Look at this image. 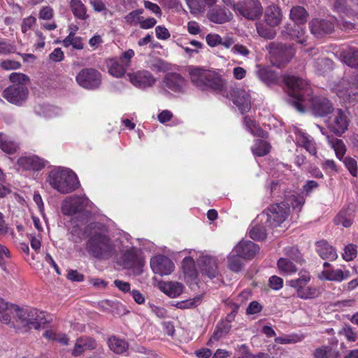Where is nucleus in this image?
I'll return each instance as SVG.
<instances>
[{"mask_svg":"<svg viewBox=\"0 0 358 358\" xmlns=\"http://www.w3.org/2000/svg\"><path fill=\"white\" fill-rule=\"evenodd\" d=\"M48 162L37 155L23 156L18 159L17 165L23 170L39 171L47 164Z\"/></svg>","mask_w":358,"mask_h":358,"instance_id":"18","label":"nucleus"},{"mask_svg":"<svg viewBox=\"0 0 358 358\" xmlns=\"http://www.w3.org/2000/svg\"><path fill=\"white\" fill-rule=\"evenodd\" d=\"M304 202V197L300 194L287 196L285 201L271 205L266 212L258 215V220H260V222L266 220L271 227H278L287 217L289 210L288 206L291 205L294 210L300 211Z\"/></svg>","mask_w":358,"mask_h":358,"instance_id":"3","label":"nucleus"},{"mask_svg":"<svg viewBox=\"0 0 358 358\" xmlns=\"http://www.w3.org/2000/svg\"><path fill=\"white\" fill-rule=\"evenodd\" d=\"M243 259L238 256L236 252H234V250L228 256V266L230 270L234 272H238L243 267Z\"/></svg>","mask_w":358,"mask_h":358,"instance_id":"46","label":"nucleus"},{"mask_svg":"<svg viewBox=\"0 0 358 358\" xmlns=\"http://www.w3.org/2000/svg\"><path fill=\"white\" fill-rule=\"evenodd\" d=\"M62 45L66 48L72 46L76 50H82L83 48V39L80 36H66L62 41Z\"/></svg>","mask_w":358,"mask_h":358,"instance_id":"51","label":"nucleus"},{"mask_svg":"<svg viewBox=\"0 0 358 358\" xmlns=\"http://www.w3.org/2000/svg\"><path fill=\"white\" fill-rule=\"evenodd\" d=\"M150 266L155 273L160 275L171 274L175 268L173 262L164 255L152 257L150 260Z\"/></svg>","mask_w":358,"mask_h":358,"instance_id":"17","label":"nucleus"},{"mask_svg":"<svg viewBox=\"0 0 358 358\" xmlns=\"http://www.w3.org/2000/svg\"><path fill=\"white\" fill-rule=\"evenodd\" d=\"M54 11L50 6L43 7L38 14V17L41 20H49L53 17Z\"/></svg>","mask_w":358,"mask_h":358,"instance_id":"61","label":"nucleus"},{"mask_svg":"<svg viewBox=\"0 0 358 358\" xmlns=\"http://www.w3.org/2000/svg\"><path fill=\"white\" fill-rule=\"evenodd\" d=\"M319 295L318 289L313 286H306L299 291L297 296L301 299H308L317 297Z\"/></svg>","mask_w":358,"mask_h":358,"instance_id":"52","label":"nucleus"},{"mask_svg":"<svg viewBox=\"0 0 358 358\" xmlns=\"http://www.w3.org/2000/svg\"><path fill=\"white\" fill-rule=\"evenodd\" d=\"M280 274L290 275L297 271L296 266L287 258H280L277 263Z\"/></svg>","mask_w":358,"mask_h":358,"instance_id":"36","label":"nucleus"},{"mask_svg":"<svg viewBox=\"0 0 358 358\" xmlns=\"http://www.w3.org/2000/svg\"><path fill=\"white\" fill-rule=\"evenodd\" d=\"M135 53L132 49H129L125 51L122 55L119 57L120 62H122L127 68L131 64V59L134 56Z\"/></svg>","mask_w":358,"mask_h":358,"instance_id":"64","label":"nucleus"},{"mask_svg":"<svg viewBox=\"0 0 358 358\" xmlns=\"http://www.w3.org/2000/svg\"><path fill=\"white\" fill-rule=\"evenodd\" d=\"M310 280V275L308 273L301 274V276L294 280H291L287 282V284L292 288L296 289V294L299 291L302 289Z\"/></svg>","mask_w":358,"mask_h":358,"instance_id":"44","label":"nucleus"},{"mask_svg":"<svg viewBox=\"0 0 358 358\" xmlns=\"http://www.w3.org/2000/svg\"><path fill=\"white\" fill-rule=\"evenodd\" d=\"M43 336L48 340L56 341L65 345L69 343V338L66 334L57 332L53 329L46 330L43 334Z\"/></svg>","mask_w":358,"mask_h":358,"instance_id":"47","label":"nucleus"},{"mask_svg":"<svg viewBox=\"0 0 358 358\" xmlns=\"http://www.w3.org/2000/svg\"><path fill=\"white\" fill-rule=\"evenodd\" d=\"M124 248L123 261L125 266L128 268H141L144 265V258L139 254L138 250L135 248L128 249V245H124V242L121 245Z\"/></svg>","mask_w":358,"mask_h":358,"instance_id":"20","label":"nucleus"},{"mask_svg":"<svg viewBox=\"0 0 358 358\" xmlns=\"http://www.w3.org/2000/svg\"><path fill=\"white\" fill-rule=\"evenodd\" d=\"M269 52L273 64L279 68L282 67L284 64L288 62L294 55L292 47L283 44H271Z\"/></svg>","mask_w":358,"mask_h":358,"instance_id":"11","label":"nucleus"},{"mask_svg":"<svg viewBox=\"0 0 358 358\" xmlns=\"http://www.w3.org/2000/svg\"><path fill=\"white\" fill-rule=\"evenodd\" d=\"M229 331V327H224L223 329L218 326L213 335L211 336L209 341L208 345H210L211 343L214 341H217L220 338L224 336L225 334H227Z\"/></svg>","mask_w":358,"mask_h":358,"instance_id":"59","label":"nucleus"},{"mask_svg":"<svg viewBox=\"0 0 358 358\" xmlns=\"http://www.w3.org/2000/svg\"><path fill=\"white\" fill-rule=\"evenodd\" d=\"M291 132L294 135V141L297 146L303 147L311 155L316 154L315 143L310 136L296 127H294Z\"/></svg>","mask_w":358,"mask_h":358,"instance_id":"22","label":"nucleus"},{"mask_svg":"<svg viewBox=\"0 0 358 358\" xmlns=\"http://www.w3.org/2000/svg\"><path fill=\"white\" fill-rule=\"evenodd\" d=\"M162 87L164 90L172 91L177 94H182L187 91V83L186 80L176 73H169L165 75Z\"/></svg>","mask_w":358,"mask_h":358,"instance_id":"13","label":"nucleus"},{"mask_svg":"<svg viewBox=\"0 0 358 358\" xmlns=\"http://www.w3.org/2000/svg\"><path fill=\"white\" fill-rule=\"evenodd\" d=\"M303 337L298 335H286L276 337L275 342L279 344L296 343L301 341Z\"/></svg>","mask_w":358,"mask_h":358,"instance_id":"54","label":"nucleus"},{"mask_svg":"<svg viewBox=\"0 0 358 358\" xmlns=\"http://www.w3.org/2000/svg\"><path fill=\"white\" fill-rule=\"evenodd\" d=\"M343 162L349 170L350 173L355 176L357 175V162L351 157H346L343 159Z\"/></svg>","mask_w":358,"mask_h":358,"instance_id":"63","label":"nucleus"},{"mask_svg":"<svg viewBox=\"0 0 358 358\" xmlns=\"http://www.w3.org/2000/svg\"><path fill=\"white\" fill-rule=\"evenodd\" d=\"M110 349L116 354H122L129 348L128 343L123 339L113 336L108 341Z\"/></svg>","mask_w":358,"mask_h":358,"instance_id":"37","label":"nucleus"},{"mask_svg":"<svg viewBox=\"0 0 358 358\" xmlns=\"http://www.w3.org/2000/svg\"><path fill=\"white\" fill-rule=\"evenodd\" d=\"M327 138L329 145L335 151L337 158L342 160L346 151L343 141L341 139L331 138L329 136H327Z\"/></svg>","mask_w":358,"mask_h":358,"instance_id":"40","label":"nucleus"},{"mask_svg":"<svg viewBox=\"0 0 358 358\" xmlns=\"http://www.w3.org/2000/svg\"><path fill=\"white\" fill-rule=\"evenodd\" d=\"M143 9H136L131 11L124 17V22L130 26H139L141 25L143 19Z\"/></svg>","mask_w":358,"mask_h":358,"instance_id":"41","label":"nucleus"},{"mask_svg":"<svg viewBox=\"0 0 358 358\" xmlns=\"http://www.w3.org/2000/svg\"><path fill=\"white\" fill-rule=\"evenodd\" d=\"M53 189L66 194L76 190L79 187L77 176L71 170L64 167H55L50 170L45 179Z\"/></svg>","mask_w":358,"mask_h":358,"instance_id":"5","label":"nucleus"},{"mask_svg":"<svg viewBox=\"0 0 358 358\" xmlns=\"http://www.w3.org/2000/svg\"><path fill=\"white\" fill-rule=\"evenodd\" d=\"M70 8L76 18L86 20L89 17L87 13V8L81 0H71Z\"/></svg>","mask_w":358,"mask_h":358,"instance_id":"35","label":"nucleus"},{"mask_svg":"<svg viewBox=\"0 0 358 358\" xmlns=\"http://www.w3.org/2000/svg\"><path fill=\"white\" fill-rule=\"evenodd\" d=\"M357 247L353 244H348L344 248L342 256L345 261H351L357 257Z\"/></svg>","mask_w":358,"mask_h":358,"instance_id":"58","label":"nucleus"},{"mask_svg":"<svg viewBox=\"0 0 358 358\" xmlns=\"http://www.w3.org/2000/svg\"><path fill=\"white\" fill-rule=\"evenodd\" d=\"M336 21L334 17L329 20L314 19L310 22V31L317 37L330 34L334 30Z\"/></svg>","mask_w":358,"mask_h":358,"instance_id":"21","label":"nucleus"},{"mask_svg":"<svg viewBox=\"0 0 358 358\" xmlns=\"http://www.w3.org/2000/svg\"><path fill=\"white\" fill-rule=\"evenodd\" d=\"M186 3L192 14L203 13L205 9V5L201 0H185Z\"/></svg>","mask_w":358,"mask_h":358,"instance_id":"53","label":"nucleus"},{"mask_svg":"<svg viewBox=\"0 0 358 358\" xmlns=\"http://www.w3.org/2000/svg\"><path fill=\"white\" fill-rule=\"evenodd\" d=\"M282 20L280 8L275 5H271L265 10V20L270 27L278 26Z\"/></svg>","mask_w":358,"mask_h":358,"instance_id":"33","label":"nucleus"},{"mask_svg":"<svg viewBox=\"0 0 358 358\" xmlns=\"http://www.w3.org/2000/svg\"><path fill=\"white\" fill-rule=\"evenodd\" d=\"M335 54L348 66L358 68V49L349 46H343Z\"/></svg>","mask_w":358,"mask_h":358,"instance_id":"23","label":"nucleus"},{"mask_svg":"<svg viewBox=\"0 0 358 358\" xmlns=\"http://www.w3.org/2000/svg\"><path fill=\"white\" fill-rule=\"evenodd\" d=\"M207 17L212 22L224 24L229 22L233 18V14L226 8L217 6L208 11Z\"/></svg>","mask_w":358,"mask_h":358,"instance_id":"26","label":"nucleus"},{"mask_svg":"<svg viewBox=\"0 0 358 358\" xmlns=\"http://www.w3.org/2000/svg\"><path fill=\"white\" fill-rule=\"evenodd\" d=\"M156 37L159 40H167L171 34L169 30L164 26H157L155 27Z\"/></svg>","mask_w":358,"mask_h":358,"instance_id":"60","label":"nucleus"},{"mask_svg":"<svg viewBox=\"0 0 358 358\" xmlns=\"http://www.w3.org/2000/svg\"><path fill=\"white\" fill-rule=\"evenodd\" d=\"M76 79L80 87L90 90L98 89L101 83V73L92 68L82 69Z\"/></svg>","mask_w":358,"mask_h":358,"instance_id":"9","label":"nucleus"},{"mask_svg":"<svg viewBox=\"0 0 358 358\" xmlns=\"http://www.w3.org/2000/svg\"><path fill=\"white\" fill-rule=\"evenodd\" d=\"M284 80L288 87L289 101L299 112L311 108L316 115L323 117L333 111L328 99L312 96V90L306 80L294 76H287Z\"/></svg>","mask_w":358,"mask_h":358,"instance_id":"2","label":"nucleus"},{"mask_svg":"<svg viewBox=\"0 0 358 358\" xmlns=\"http://www.w3.org/2000/svg\"><path fill=\"white\" fill-rule=\"evenodd\" d=\"M92 203L85 196L73 195L66 197L62 203V212L66 215L88 213Z\"/></svg>","mask_w":358,"mask_h":358,"instance_id":"7","label":"nucleus"},{"mask_svg":"<svg viewBox=\"0 0 358 358\" xmlns=\"http://www.w3.org/2000/svg\"><path fill=\"white\" fill-rule=\"evenodd\" d=\"M234 10L236 14L241 15L247 19L255 20L262 15L263 8L259 1L249 0L234 5Z\"/></svg>","mask_w":358,"mask_h":358,"instance_id":"12","label":"nucleus"},{"mask_svg":"<svg viewBox=\"0 0 358 358\" xmlns=\"http://www.w3.org/2000/svg\"><path fill=\"white\" fill-rule=\"evenodd\" d=\"M159 289L171 298L179 296L184 291V285L179 282L169 281L159 284Z\"/></svg>","mask_w":358,"mask_h":358,"instance_id":"29","label":"nucleus"},{"mask_svg":"<svg viewBox=\"0 0 358 358\" xmlns=\"http://www.w3.org/2000/svg\"><path fill=\"white\" fill-rule=\"evenodd\" d=\"M270 144L264 140H256L251 150L254 155L262 157L270 152Z\"/></svg>","mask_w":358,"mask_h":358,"instance_id":"43","label":"nucleus"},{"mask_svg":"<svg viewBox=\"0 0 358 358\" xmlns=\"http://www.w3.org/2000/svg\"><path fill=\"white\" fill-rule=\"evenodd\" d=\"M17 305L6 301L0 297V322L11 327Z\"/></svg>","mask_w":358,"mask_h":358,"instance_id":"28","label":"nucleus"},{"mask_svg":"<svg viewBox=\"0 0 358 358\" xmlns=\"http://www.w3.org/2000/svg\"><path fill=\"white\" fill-rule=\"evenodd\" d=\"M258 217L252 222V227L250 231V236L251 238L257 241L264 240L266 236V231L265 227L259 224Z\"/></svg>","mask_w":358,"mask_h":358,"instance_id":"39","label":"nucleus"},{"mask_svg":"<svg viewBox=\"0 0 358 358\" xmlns=\"http://www.w3.org/2000/svg\"><path fill=\"white\" fill-rule=\"evenodd\" d=\"M234 103L238 107L241 113L248 112L251 108L250 94L242 88L234 89L231 93Z\"/></svg>","mask_w":358,"mask_h":358,"instance_id":"19","label":"nucleus"},{"mask_svg":"<svg viewBox=\"0 0 358 358\" xmlns=\"http://www.w3.org/2000/svg\"><path fill=\"white\" fill-rule=\"evenodd\" d=\"M188 252L189 255L183 259L182 268L185 278L194 280L197 276L194 259H198L199 252L190 250Z\"/></svg>","mask_w":358,"mask_h":358,"instance_id":"24","label":"nucleus"},{"mask_svg":"<svg viewBox=\"0 0 358 358\" xmlns=\"http://www.w3.org/2000/svg\"><path fill=\"white\" fill-rule=\"evenodd\" d=\"M50 320V316L45 312L17 306L11 327L21 332H27L31 329H40L41 326L49 323Z\"/></svg>","mask_w":358,"mask_h":358,"instance_id":"4","label":"nucleus"},{"mask_svg":"<svg viewBox=\"0 0 358 358\" xmlns=\"http://www.w3.org/2000/svg\"><path fill=\"white\" fill-rule=\"evenodd\" d=\"M257 76L258 78L264 83H268L273 78V73L269 71L266 68L262 67L259 65L257 66Z\"/></svg>","mask_w":358,"mask_h":358,"instance_id":"55","label":"nucleus"},{"mask_svg":"<svg viewBox=\"0 0 358 358\" xmlns=\"http://www.w3.org/2000/svg\"><path fill=\"white\" fill-rule=\"evenodd\" d=\"M0 148L7 154H13L17 150L18 145L8 136L0 134Z\"/></svg>","mask_w":358,"mask_h":358,"instance_id":"38","label":"nucleus"},{"mask_svg":"<svg viewBox=\"0 0 358 358\" xmlns=\"http://www.w3.org/2000/svg\"><path fill=\"white\" fill-rule=\"evenodd\" d=\"M96 348V343L94 339L87 337L82 336L76 340L72 355L75 357L80 355L86 350H92Z\"/></svg>","mask_w":358,"mask_h":358,"instance_id":"30","label":"nucleus"},{"mask_svg":"<svg viewBox=\"0 0 358 358\" xmlns=\"http://www.w3.org/2000/svg\"><path fill=\"white\" fill-rule=\"evenodd\" d=\"M316 250L322 259L334 261L338 257L336 250L324 240L316 243Z\"/></svg>","mask_w":358,"mask_h":358,"instance_id":"32","label":"nucleus"},{"mask_svg":"<svg viewBox=\"0 0 358 358\" xmlns=\"http://www.w3.org/2000/svg\"><path fill=\"white\" fill-rule=\"evenodd\" d=\"M338 334L343 336L347 341L355 342L357 339V333L355 328L348 324H344L338 331Z\"/></svg>","mask_w":358,"mask_h":358,"instance_id":"48","label":"nucleus"},{"mask_svg":"<svg viewBox=\"0 0 358 358\" xmlns=\"http://www.w3.org/2000/svg\"><path fill=\"white\" fill-rule=\"evenodd\" d=\"M334 223L336 225H341L348 228L352 225V218L347 210H342L334 218Z\"/></svg>","mask_w":358,"mask_h":358,"instance_id":"49","label":"nucleus"},{"mask_svg":"<svg viewBox=\"0 0 358 358\" xmlns=\"http://www.w3.org/2000/svg\"><path fill=\"white\" fill-rule=\"evenodd\" d=\"M350 277V272L347 269L332 268L322 271L318 275L320 280L341 282Z\"/></svg>","mask_w":358,"mask_h":358,"instance_id":"27","label":"nucleus"},{"mask_svg":"<svg viewBox=\"0 0 358 358\" xmlns=\"http://www.w3.org/2000/svg\"><path fill=\"white\" fill-rule=\"evenodd\" d=\"M106 66L109 74L115 78L122 77L127 69L119 58L108 59L106 61Z\"/></svg>","mask_w":358,"mask_h":358,"instance_id":"31","label":"nucleus"},{"mask_svg":"<svg viewBox=\"0 0 358 358\" xmlns=\"http://www.w3.org/2000/svg\"><path fill=\"white\" fill-rule=\"evenodd\" d=\"M259 251V247L250 241H242L234 248V252L243 259H252Z\"/></svg>","mask_w":358,"mask_h":358,"instance_id":"25","label":"nucleus"},{"mask_svg":"<svg viewBox=\"0 0 358 358\" xmlns=\"http://www.w3.org/2000/svg\"><path fill=\"white\" fill-rule=\"evenodd\" d=\"M331 90L343 102L353 103L358 97V79L352 81L342 79L335 83Z\"/></svg>","mask_w":358,"mask_h":358,"instance_id":"8","label":"nucleus"},{"mask_svg":"<svg viewBox=\"0 0 358 358\" xmlns=\"http://www.w3.org/2000/svg\"><path fill=\"white\" fill-rule=\"evenodd\" d=\"M301 24H296L294 25V29L286 27L282 30V34L285 37H289L292 39L296 38L298 42L303 43L306 40L303 36L305 31L304 29L301 26Z\"/></svg>","mask_w":358,"mask_h":358,"instance_id":"34","label":"nucleus"},{"mask_svg":"<svg viewBox=\"0 0 358 358\" xmlns=\"http://www.w3.org/2000/svg\"><path fill=\"white\" fill-rule=\"evenodd\" d=\"M257 30L260 36L266 38L271 39L275 36V32L273 29L268 28L262 23L257 24Z\"/></svg>","mask_w":358,"mask_h":358,"instance_id":"56","label":"nucleus"},{"mask_svg":"<svg viewBox=\"0 0 358 358\" xmlns=\"http://www.w3.org/2000/svg\"><path fill=\"white\" fill-rule=\"evenodd\" d=\"M88 233L90 237L86 243V250L91 256L97 259H108L118 251L123 252L124 248L121 245L124 240L129 242L130 239L129 234H124L121 238L112 240L109 237L108 228L101 223H92L84 231L79 226L74 227L71 230L73 236L78 234V240L73 239L75 242L81 240Z\"/></svg>","mask_w":358,"mask_h":358,"instance_id":"1","label":"nucleus"},{"mask_svg":"<svg viewBox=\"0 0 358 358\" xmlns=\"http://www.w3.org/2000/svg\"><path fill=\"white\" fill-rule=\"evenodd\" d=\"M330 116L326 120L329 129L336 135H341L348 127L349 119L345 111L341 109L333 110Z\"/></svg>","mask_w":358,"mask_h":358,"instance_id":"10","label":"nucleus"},{"mask_svg":"<svg viewBox=\"0 0 358 358\" xmlns=\"http://www.w3.org/2000/svg\"><path fill=\"white\" fill-rule=\"evenodd\" d=\"M131 83L136 87L145 89L156 83V78L148 71L141 70L127 74Z\"/></svg>","mask_w":358,"mask_h":358,"instance_id":"15","label":"nucleus"},{"mask_svg":"<svg viewBox=\"0 0 358 358\" xmlns=\"http://www.w3.org/2000/svg\"><path fill=\"white\" fill-rule=\"evenodd\" d=\"M313 65L320 74H323L333 69L332 61L327 58H317Z\"/></svg>","mask_w":358,"mask_h":358,"instance_id":"45","label":"nucleus"},{"mask_svg":"<svg viewBox=\"0 0 358 358\" xmlns=\"http://www.w3.org/2000/svg\"><path fill=\"white\" fill-rule=\"evenodd\" d=\"M285 255L296 263H301L302 258L299 250L294 247H287L284 249Z\"/></svg>","mask_w":358,"mask_h":358,"instance_id":"57","label":"nucleus"},{"mask_svg":"<svg viewBox=\"0 0 358 358\" xmlns=\"http://www.w3.org/2000/svg\"><path fill=\"white\" fill-rule=\"evenodd\" d=\"M3 97L10 103L20 105L28 95L27 87L23 83L14 84L6 88L3 93Z\"/></svg>","mask_w":358,"mask_h":358,"instance_id":"14","label":"nucleus"},{"mask_svg":"<svg viewBox=\"0 0 358 358\" xmlns=\"http://www.w3.org/2000/svg\"><path fill=\"white\" fill-rule=\"evenodd\" d=\"M262 310V306L257 301H253L250 303L247 309L246 314L247 315H254L259 313Z\"/></svg>","mask_w":358,"mask_h":358,"instance_id":"62","label":"nucleus"},{"mask_svg":"<svg viewBox=\"0 0 358 358\" xmlns=\"http://www.w3.org/2000/svg\"><path fill=\"white\" fill-rule=\"evenodd\" d=\"M289 15L296 24H303L307 20L308 13L304 8L296 6L291 9Z\"/></svg>","mask_w":358,"mask_h":358,"instance_id":"42","label":"nucleus"},{"mask_svg":"<svg viewBox=\"0 0 358 358\" xmlns=\"http://www.w3.org/2000/svg\"><path fill=\"white\" fill-rule=\"evenodd\" d=\"M246 129L254 136H262L263 131L259 127L255 120L249 116H245L243 120Z\"/></svg>","mask_w":358,"mask_h":358,"instance_id":"50","label":"nucleus"},{"mask_svg":"<svg viewBox=\"0 0 358 358\" xmlns=\"http://www.w3.org/2000/svg\"><path fill=\"white\" fill-rule=\"evenodd\" d=\"M197 264L201 273L208 278H213L218 275L217 265L215 257L199 252Z\"/></svg>","mask_w":358,"mask_h":358,"instance_id":"16","label":"nucleus"},{"mask_svg":"<svg viewBox=\"0 0 358 358\" xmlns=\"http://www.w3.org/2000/svg\"><path fill=\"white\" fill-rule=\"evenodd\" d=\"M189 74L192 83L201 90L208 87L219 90L222 86L221 79L210 71L199 67H189Z\"/></svg>","mask_w":358,"mask_h":358,"instance_id":"6","label":"nucleus"}]
</instances>
